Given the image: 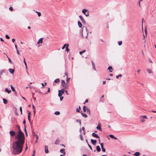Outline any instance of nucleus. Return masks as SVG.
<instances>
[{"instance_id":"obj_44","label":"nucleus","mask_w":156,"mask_h":156,"mask_svg":"<svg viewBox=\"0 0 156 156\" xmlns=\"http://www.w3.org/2000/svg\"><path fill=\"white\" fill-rule=\"evenodd\" d=\"M87 112L88 114L90 115V109H87Z\"/></svg>"},{"instance_id":"obj_30","label":"nucleus","mask_w":156,"mask_h":156,"mask_svg":"<svg viewBox=\"0 0 156 156\" xmlns=\"http://www.w3.org/2000/svg\"><path fill=\"white\" fill-rule=\"evenodd\" d=\"M88 109L87 107H86L85 106H84L83 107V110L84 111V112H86V109Z\"/></svg>"},{"instance_id":"obj_18","label":"nucleus","mask_w":156,"mask_h":156,"mask_svg":"<svg viewBox=\"0 0 156 156\" xmlns=\"http://www.w3.org/2000/svg\"><path fill=\"white\" fill-rule=\"evenodd\" d=\"M5 92H7L8 94H9L11 92L10 90H9L7 88H5Z\"/></svg>"},{"instance_id":"obj_23","label":"nucleus","mask_w":156,"mask_h":156,"mask_svg":"<svg viewBox=\"0 0 156 156\" xmlns=\"http://www.w3.org/2000/svg\"><path fill=\"white\" fill-rule=\"evenodd\" d=\"M37 14V15L39 17H40L41 15V13L39 12L34 11Z\"/></svg>"},{"instance_id":"obj_53","label":"nucleus","mask_w":156,"mask_h":156,"mask_svg":"<svg viewBox=\"0 0 156 156\" xmlns=\"http://www.w3.org/2000/svg\"><path fill=\"white\" fill-rule=\"evenodd\" d=\"M20 111L21 112V114H22V108L21 107H20Z\"/></svg>"},{"instance_id":"obj_14","label":"nucleus","mask_w":156,"mask_h":156,"mask_svg":"<svg viewBox=\"0 0 156 156\" xmlns=\"http://www.w3.org/2000/svg\"><path fill=\"white\" fill-rule=\"evenodd\" d=\"M60 153H63L64 155H65L66 154L65 149H61L60 151Z\"/></svg>"},{"instance_id":"obj_52","label":"nucleus","mask_w":156,"mask_h":156,"mask_svg":"<svg viewBox=\"0 0 156 156\" xmlns=\"http://www.w3.org/2000/svg\"><path fill=\"white\" fill-rule=\"evenodd\" d=\"M35 152H36V151L35 150H34V151H33V154H32V156H34L35 155Z\"/></svg>"},{"instance_id":"obj_24","label":"nucleus","mask_w":156,"mask_h":156,"mask_svg":"<svg viewBox=\"0 0 156 156\" xmlns=\"http://www.w3.org/2000/svg\"><path fill=\"white\" fill-rule=\"evenodd\" d=\"M3 102L4 104H6L7 103L8 101L6 99H5V98H3Z\"/></svg>"},{"instance_id":"obj_11","label":"nucleus","mask_w":156,"mask_h":156,"mask_svg":"<svg viewBox=\"0 0 156 156\" xmlns=\"http://www.w3.org/2000/svg\"><path fill=\"white\" fill-rule=\"evenodd\" d=\"M43 38H41L38 40L37 42V44H41L43 42Z\"/></svg>"},{"instance_id":"obj_21","label":"nucleus","mask_w":156,"mask_h":156,"mask_svg":"<svg viewBox=\"0 0 156 156\" xmlns=\"http://www.w3.org/2000/svg\"><path fill=\"white\" fill-rule=\"evenodd\" d=\"M92 63L93 68L94 69V70H96V69H95V66L94 63L93 62H92Z\"/></svg>"},{"instance_id":"obj_33","label":"nucleus","mask_w":156,"mask_h":156,"mask_svg":"<svg viewBox=\"0 0 156 156\" xmlns=\"http://www.w3.org/2000/svg\"><path fill=\"white\" fill-rule=\"evenodd\" d=\"M69 46V44H67V46L66 47V50L67 52H69V48H68V47Z\"/></svg>"},{"instance_id":"obj_20","label":"nucleus","mask_w":156,"mask_h":156,"mask_svg":"<svg viewBox=\"0 0 156 156\" xmlns=\"http://www.w3.org/2000/svg\"><path fill=\"white\" fill-rule=\"evenodd\" d=\"M108 69L109 70V71H110V72H112V70H113V69H112V66H109L108 68Z\"/></svg>"},{"instance_id":"obj_17","label":"nucleus","mask_w":156,"mask_h":156,"mask_svg":"<svg viewBox=\"0 0 156 156\" xmlns=\"http://www.w3.org/2000/svg\"><path fill=\"white\" fill-rule=\"evenodd\" d=\"M109 136L110 138H113L115 140H117V138L115 137L113 135L110 134L109 135Z\"/></svg>"},{"instance_id":"obj_8","label":"nucleus","mask_w":156,"mask_h":156,"mask_svg":"<svg viewBox=\"0 0 156 156\" xmlns=\"http://www.w3.org/2000/svg\"><path fill=\"white\" fill-rule=\"evenodd\" d=\"M9 134L11 136H14L15 135V132L13 130H11L9 132Z\"/></svg>"},{"instance_id":"obj_64","label":"nucleus","mask_w":156,"mask_h":156,"mask_svg":"<svg viewBox=\"0 0 156 156\" xmlns=\"http://www.w3.org/2000/svg\"><path fill=\"white\" fill-rule=\"evenodd\" d=\"M106 83L105 81H103V84H105Z\"/></svg>"},{"instance_id":"obj_57","label":"nucleus","mask_w":156,"mask_h":156,"mask_svg":"<svg viewBox=\"0 0 156 156\" xmlns=\"http://www.w3.org/2000/svg\"><path fill=\"white\" fill-rule=\"evenodd\" d=\"M87 144L88 145V146L90 148V149L91 150H92V147H91V146L88 143H87Z\"/></svg>"},{"instance_id":"obj_56","label":"nucleus","mask_w":156,"mask_h":156,"mask_svg":"<svg viewBox=\"0 0 156 156\" xmlns=\"http://www.w3.org/2000/svg\"><path fill=\"white\" fill-rule=\"evenodd\" d=\"M16 50V52H17V54L18 55H20V52H19V51L17 49V50Z\"/></svg>"},{"instance_id":"obj_7","label":"nucleus","mask_w":156,"mask_h":156,"mask_svg":"<svg viewBox=\"0 0 156 156\" xmlns=\"http://www.w3.org/2000/svg\"><path fill=\"white\" fill-rule=\"evenodd\" d=\"M79 17L83 23H85L86 21L84 18L82 17V16L80 15L79 16Z\"/></svg>"},{"instance_id":"obj_25","label":"nucleus","mask_w":156,"mask_h":156,"mask_svg":"<svg viewBox=\"0 0 156 156\" xmlns=\"http://www.w3.org/2000/svg\"><path fill=\"white\" fill-rule=\"evenodd\" d=\"M23 62H24V63L25 64V65L26 68L27 69V64L26 62L25 61V59L24 58Z\"/></svg>"},{"instance_id":"obj_5","label":"nucleus","mask_w":156,"mask_h":156,"mask_svg":"<svg viewBox=\"0 0 156 156\" xmlns=\"http://www.w3.org/2000/svg\"><path fill=\"white\" fill-rule=\"evenodd\" d=\"M65 89L63 88L61 90H58V96L59 97H61L62 96V94H63L65 91Z\"/></svg>"},{"instance_id":"obj_38","label":"nucleus","mask_w":156,"mask_h":156,"mask_svg":"<svg viewBox=\"0 0 156 156\" xmlns=\"http://www.w3.org/2000/svg\"><path fill=\"white\" fill-rule=\"evenodd\" d=\"M55 144H59V141L58 140H56V141L55 142Z\"/></svg>"},{"instance_id":"obj_59","label":"nucleus","mask_w":156,"mask_h":156,"mask_svg":"<svg viewBox=\"0 0 156 156\" xmlns=\"http://www.w3.org/2000/svg\"><path fill=\"white\" fill-rule=\"evenodd\" d=\"M50 92V88H48L47 92Z\"/></svg>"},{"instance_id":"obj_29","label":"nucleus","mask_w":156,"mask_h":156,"mask_svg":"<svg viewBox=\"0 0 156 156\" xmlns=\"http://www.w3.org/2000/svg\"><path fill=\"white\" fill-rule=\"evenodd\" d=\"M4 71L3 70H2L0 71V78H1V75L2 74L4 73Z\"/></svg>"},{"instance_id":"obj_39","label":"nucleus","mask_w":156,"mask_h":156,"mask_svg":"<svg viewBox=\"0 0 156 156\" xmlns=\"http://www.w3.org/2000/svg\"><path fill=\"white\" fill-rule=\"evenodd\" d=\"M67 44H65L62 47V49H64L65 48V47H66V46H67Z\"/></svg>"},{"instance_id":"obj_10","label":"nucleus","mask_w":156,"mask_h":156,"mask_svg":"<svg viewBox=\"0 0 156 156\" xmlns=\"http://www.w3.org/2000/svg\"><path fill=\"white\" fill-rule=\"evenodd\" d=\"M45 152L46 154H48L49 153L48 146L47 145H45Z\"/></svg>"},{"instance_id":"obj_34","label":"nucleus","mask_w":156,"mask_h":156,"mask_svg":"<svg viewBox=\"0 0 156 156\" xmlns=\"http://www.w3.org/2000/svg\"><path fill=\"white\" fill-rule=\"evenodd\" d=\"M11 88L12 91H15V89L12 85L11 86Z\"/></svg>"},{"instance_id":"obj_46","label":"nucleus","mask_w":156,"mask_h":156,"mask_svg":"<svg viewBox=\"0 0 156 156\" xmlns=\"http://www.w3.org/2000/svg\"><path fill=\"white\" fill-rule=\"evenodd\" d=\"M24 131H25V133H26V136H27V130H26V129L25 127V128Z\"/></svg>"},{"instance_id":"obj_51","label":"nucleus","mask_w":156,"mask_h":156,"mask_svg":"<svg viewBox=\"0 0 156 156\" xmlns=\"http://www.w3.org/2000/svg\"><path fill=\"white\" fill-rule=\"evenodd\" d=\"M30 116L28 115V119L29 121H30Z\"/></svg>"},{"instance_id":"obj_50","label":"nucleus","mask_w":156,"mask_h":156,"mask_svg":"<svg viewBox=\"0 0 156 156\" xmlns=\"http://www.w3.org/2000/svg\"><path fill=\"white\" fill-rule=\"evenodd\" d=\"M9 10H10V11H13V8L12 7H10L9 8Z\"/></svg>"},{"instance_id":"obj_27","label":"nucleus","mask_w":156,"mask_h":156,"mask_svg":"<svg viewBox=\"0 0 156 156\" xmlns=\"http://www.w3.org/2000/svg\"><path fill=\"white\" fill-rule=\"evenodd\" d=\"M81 114L82 116H83V117L85 118H87V116L86 114L81 113Z\"/></svg>"},{"instance_id":"obj_63","label":"nucleus","mask_w":156,"mask_h":156,"mask_svg":"<svg viewBox=\"0 0 156 156\" xmlns=\"http://www.w3.org/2000/svg\"><path fill=\"white\" fill-rule=\"evenodd\" d=\"M32 107L33 109H35V107L34 105H32Z\"/></svg>"},{"instance_id":"obj_58","label":"nucleus","mask_w":156,"mask_h":156,"mask_svg":"<svg viewBox=\"0 0 156 156\" xmlns=\"http://www.w3.org/2000/svg\"><path fill=\"white\" fill-rule=\"evenodd\" d=\"M77 122H79V123L80 124H81V122L80 120H77Z\"/></svg>"},{"instance_id":"obj_55","label":"nucleus","mask_w":156,"mask_h":156,"mask_svg":"<svg viewBox=\"0 0 156 156\" xmlns=\"http://www.w3.org/2000/svg\"><path fill=\"white\" fill-rule=\"evenodd\" d=\"M60 97V100L62 101L63 98V97L61 96V97Z\"/></svg>"},{"instance_id":"obj_4","label":"nucleus","mask_w":156,"mask_h":156,"mask_svg":"<svg viewBox=\"0 0 156 156\" xmlns=\"http://www.w3.org/2000/svg\"><path fill=\"white\" fill-rule=\"evenodd\" d=\"M147 119V117L145 115H142L140 117V120L142 123H143L145 121V119Z\"/></svg>"},{"instance_id":"obj_22","label":"nucleus","mask_w":156,"mask_h":156,"mask_svg":"<svg viewBox=\"0 0 156 156\" xmlns=\"http://www.w3.org/2000/svg\"><path fill=\"white\" fill-rule=\"evenodd\" d=\"M147 72L148 73H152V71L151 70L149 69H147Z\"/></svg>"},{"instance_id":"obj_43","label":"nucleus","mask_w":156,"mask_h":156,"mask_svg":"<svg viewBox=\"0 0 156 156\" xmlns=\"http://www.w3.org/2000/svg\"><path fill=\"white\" fill-rule=\"evenodd\" d=\"M122 41H119L118 42V44L119 45H121L122 44Z\"/></svg>"},{"instance_id":"obj_47","label":"nucleus","mask_w":156,"mask_h":156,"mask_svg":"<svg viewBox=\"0 0 156 156\" xmlns=\"http://www.w3.org/2000/svg\"><path fill=\"white\" fill-rule=\"evenodd\" d=\"M5 37L7 39H9L10 37H9V36L8 35H5Z\"/></svg>"},{"instance_id":"obj_60","label":"nucleus","mask_w":156,"mask_h":156,"mask_svg":"<svg viewBox=\"0 0 156 156\" xmlns=\"http://www.w3.org/2000/svg\"><path fill=\"white\" fill-rule=\"evenodd\" d=\"M15 48H16V50L18 49L17 48V45L16 44H15Z\"/></svg>"},{"instance_id":"obj_28","label":"nucleus","mask_w":156,"mask_h":156,"mask_svg":"<svg viewBox=\"0 0 156 156\" xmlns=\"http://www.w3.org/2000/svg\"><path fill=\"white\" fill-rule=\"evenodd\" d=\"M80 140L82 141H83V138L82 136V135L81 134H80Z\"/></svg>"},{"instance_id":"obj_36","label":"nucleus","mask_w":156,"mask_h":156,"mask_svg":"<svg viewBox=\"0 0 156 156\" xmlns=\"http://www.w3.org/2000/svg\"><path fill=\"white\" fill-rule=\"evenodd\" d=\"M86 51L85 50H83L82 51H80L79 53L80 55H82L83 53H84Z\"/></svg>"},{"instance_id":"obj_49","label":"nucleus","mask_w":156,"mask_h":156,"mask_svg":"<svg viewBox=\"0 0 156 156\" xmlns=\"http://www.w3.org/2000/svg\"><path fill=\"white\" fill-rule=\"evenodd\" d=\"M101 149H102V151L103 152H105V148H104V147H103L102 148H101Z\"/></svg>"},{"instance_id":"obj_62","label":"nucleus","mask_w":156,"mask_h":156,"mask_svg":"<svg viewBox=\"0 0 156 156\" xmlns=\"http://www.w3.org/2000/svg\"><path fill=\"white\" fill-rule=\"evenodd\" d=\"M0 40L2 41V42H3L4 41L2 39V38H0Z\"/></svg>"},{"instance_id":"obj_45","label":"nucleus","mask_w":156,"mask_h":156,"mask_svg":"<svg viewBox=\"0 0 156 156\" xmlns=\"http://www.w3.org/2000/svg\"><path fill=\"white\" fill-rule=\"evenodd\" d=\"M70 79V78H68L67 76V80L66 81L67 82H68L69 81V80Z\"/></svg>"},{"instance_id":"obj_26","label":"nucleus","mask_w":156,"mask_h":156,"mask_svg":"<svg viewBox=\"0 0 156 156\" xmlns=\"http://www.w3.org/2000/svg\"><path fill=\"white\" fill-rule=\"evenodd\" d=\"M140 153L139 152H136L134 154V155L136 156H139V155H140Z\"/></svg>"},{"instance_id":"obj_42","label":"nucleus","mask_w":156,"mask_h":156,"mask_svg":"<svg viewBox=\"0 0 156 156\" xmlns=\"http://www.w3.org/2000/svg\"><path fill=\"white\" fill-rule=\"evenodd\" d=\"M41 84L42 85V87H44V86H45L46 85L47 83H44V84L43 83H41Z\"/></svg>"},{"instance_id":"obj_31","label":"nucleus","mask_w":156,"mask_h":156,"mask_svg":"<svg viewBox=\"0 0 156 156\" xmlns=\"http://www.w3.org/2000/svg\"><path fill=\"white\" fill-rule=\"evenodd\" d=\"M59 79H55V81L54 82L55 83H57L58 82H59Z\"/></svg>"},{"instance_id":"obj_16","label":"nucleus","mask_w":156,"mask_h":156,"mask_svg":"<svg viewBox=\"0 0 156 156\" xmlns=\"http://www.w3.org/2000/svg\"><path fill=\"white\" fill-rule=\"evenodd\" d=\"M78 25L79 27L80 28H81L82 26V25L80 21H78Z\"/></svg>"},{"instance_id":"obj_13","label":"nucleus","mask_w":156,"mask_h":156,"mask_svg":"<svg viewBox=\"0 0 156 156\" xmlns=\"http://www.w3.org/2000/svg\"><path fill=\"white\" fill-rule=\"evenodd\" d=\"M9 72L11 73L12 74H13L15 72V70L11 68H10L9 69Z\"/></svg>"},{"instance_id":"obj_2","label":"nucleus","mask_w":156,"mask_h":156,"mask_svg":"<svg viewBox=\"0 0 156 156\" xmlns=\"http://www.w3.org/2000/svg\"><path fill=\"white\" fill-rule=\"evenodd\" d=\"M82 29L84 30L82 33V35L83 37H87L88 35V33L86 27H83Z\"/></svg>"},{"instance_id":"obj_19","label":"nucleus","mask_w":156,"mask_h":156,"mask_svg":"<svg viewBox=\"0 0 156 156\" xmlns=\"http://www.w3.org/2000/svg\"><path fill=\"white\" fill-rule=\"evenodd\" d=\"M96 150L97 151L99 152L101 151V148L99 146H98L96 147Z\"/></svg>"},{"instance_id":"obj_3","label":"nucleus","mask_w":156,"mask_h":156,"mask_svg":"<svg viewBox=\"0 0 156 156\" xmlns=\"http://www.w3.org/2000/svg\"><path fill=\"white\" fill-rule=\"evenodd\" d=\"M82 12L86 16H89V11L86 9H83Z\"/></svg>"},{"instance_id":"obj_1","label":"nucleus","mask_w":156,"mask_h":156,"mask_svg":"<svg viewBox=\"0 0 156 156\" xmlns=\"http://www.w3.org/2000/svg\"><path fill=\"white\" fill-rule=\"evenodd\" d=\"M19 131L18 134L15 136L16 140L12 144V154H17L20 153L23 150V145L25 142V137L23 132L21 131L20 127L16 125Z\"/></svg>"},{"instance_id":"obj_54","label":"nucleus","mask_w":156,"mask_h":156,"mask_svg":"<svg viewBox=\"0 0 156 156\" xmlns=\"http://www.w3.org/2000/svg\"><path fill=\"white\" fill-rule=\"evenodd\" d=\"M7 57L8 58V59H9V62H10L11 63H12V61H11V59L8 58V56H7Z\"/></svg>"},{"instance_id":"obj_40","label":"nucleus","mask_w":156,"mask_h":156,"mask_svg":"<svg viewBox=\"0 0 156 156\" xmlns=\"http://www.w3.org/2000/svg\"><path fill=\"white\" fill-rule=\"evenodd\" d=\"M34 136H35L36 137V139H37V140H38V136L36 134L34 133Z\"/></svg>"},{"instance_id":"obj_15","label":"nucleus","mask_w":156,"mask_h":156,"mask_svg":"<svg viewBox=\"0 0 156 156\" xmlns=\"http://www.w3.org/2000/svg\"><path fill=\"white\" fill-rule=\"evenodd\" d=\"M92 135L94 137H97L98 138H99V137L97 135V134L95 133H93L92 134Z\"/></svg>"},{"instance_id":"obj_61","label":"nucleus","mask_w":156,"mask_h":156,"mask_svg":"<svg viewBox=\"0 0 156 156\" xmlns=\"http://www.w3.org/2000/svg\"><path fill=\"white\" fill-rule=\"evenodd\" d=\"M15 41V39H12V41L14 42Z\"/></svg>"},{"instance_id":"obj_6","label":"nucleus","mask_w":156,"mask_h":156,"mask_svg":"<svg viewBox=\"0 0 156 156\" xmlns=\"http://www.w3.org/2000/svg\"><path fill=\"white\" fill-rule=\"evenodd\" d=\"M61 84L62 86L65 88V89H66L67 87V86L65 83V82L64 80H62L61 81Z\"/></svg>"},{"instance_id":"obj_48","label":"nucleus","mask_w":156,"mask_h":156,"mask_svg":"<svg viewBox=\"0 0 156 156\" xmlns=\"http://www.w3.org/2000/svg\"><path fill=\"white\" fill-rule=\"evenodd\" d=\"M100 145H101V148H102V147H103V146H104V144H103V143H101L100 144Z\"/></svg>"},{"instance_id":"obj_12","label":"nucleus","mask_w":156,"mask_h":156,"mask_svg":"<svg viewBox=\"0 0 156 156\" xmlns=\"http://www.w3.org/2000/svg\"><path fill=\"white\" fill-rule=\"evenodd\" d=\"M91 142L92 144L94 145H96L97 141L96 140H94L92 139H91Z\"/></svg>"},{"instance_id":"obj_32","label":"nucleus","mask_w":156,"mask_h":156,"mask_svg":"<svg viewBox=\"0 0 156 156\" xmlns=\"http://www.w3.org/2000/svg\"><path fill=\"white\" fill-rule=\"evenodd\" d=\"M80 106H79V108H77L76 109V111L77 112H80Z\"/></svg>"},{"instance_id":"obj_35","label":"nucleus","mask_w":156,"mask_h":156,"mask_svg":"<svg viewBox=\"0 0 156 156\" xmlns=\"http://www.w3.org/2000/svg\"><path fill=\"white\" fill-rule=\"evenodd\" d=\"M81 129V130H82L83 131V135H84L85 133V128H84V127H82Z\"/></svg>"},{"instance_id":"obj_9","label":"nucleus","mask_w":156,"mask_h":156,"mask_svg":"<svg viewBox=\"0 0 156 156\" xmlns=\"http://www.w3.org/2000/svg\"><path fill=\"white\" fill-rule=\"evenodd\" d=\"M101 124L100 122H99L98 123V125L97 126L96 128L98 129L101 131H102V130L101 128Z\"/></svg>"},{"instance_id":"obj_41","label":"nucleus","mask_w":156,"mask_h":156,"mask_svg":"<svg viewBox=\"0 0 156 156\" xmlns=\"http://www.w3.org/2000/svg\"><path fill=\"white\" fill-rule=\"evenodd\" d=\"M122 76V75L121 74H120L119 75L116 76V78L117 79H118L119 77H121Z\"/></svg>"},{"instance_id":"obj_37","label":"nucleus","mask_w":156,"mask_h":156,"mask_svg":"<svg viewBox=\"0 0 156 156\" xmlns=\"http://www.w3.org/2000/svg\"><path fill=\"white\" fill-rule=\"evenodd\" d=\"M60 114V113L58 111H56L55 112V114L56 115H58Z\"/></svg>"}]
</instances>
